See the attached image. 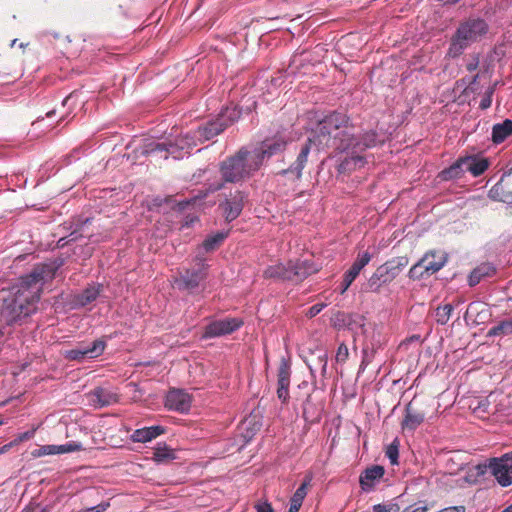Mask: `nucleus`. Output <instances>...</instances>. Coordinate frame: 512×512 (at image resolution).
I'll return each instance as SVG.
<instances>
[{
    "label": "nucleus",
    "mask_w": 512,
    "mask_h": 512,
    "mask_svg": "<svg viewBox=\"0 0 512 512\" xmlns=\"http://www.w3.org/2000/svg\"><path fill=\"white\" fill-rule=\"evenodd\" d=\"M465 173V167L463 162V157H460L457 161H455L448 168L442 170L437 178L440 181H450L455 179H460Z\"/></svg>",
    "instance_id": "25"
},
{
    "label": "nucleus",
    "mask_w": 512,
    "mask_h": 512,
    "mask_svg": "<svg viewBox=\"0 0 512 512\" xmlns=\"http://www.w3.org/2000/svg\"><path fill=\"white\" fill-rule=\"evenodd\" d=\"M241 116V111L235 107H226L219 115V119H223L229 126L237 121Z\"/></svg>",
    "instance_id": "37"
},
{
    "label": "nucleus",
    "mask_w": 512,
    "mask_h": 512,
    "mask_svg": "<svg viewBox=\"0 0 512 512\" xmlns=\"http://www.w3.org/2000/svg\"><path fill=\"white\" fill-rule=\"evenodd\" d=\"M228 126L229 123H226L223 119L217 118L215 120L209 121L203 126L198 127L193 132V135L196 137V142L208 141L222 133Z\"/></svg>",
    "instance_id": "17"
},
{
    "label": "nucleus",
    "mask_w": 512,
    "mask_h": 512,
    "mask_svg": "<svg viewBox=\"0 0 512 512\" xmlns=\"http://www.w3.org/2000/svg\"><path fill=\"white\" fill-rule=\"evenodd\" d=\"M243 325V321L239 318H225L215 320L205 327L204 338H215L223 335L231 334Z\"/></svg>",
    "instance_id": "12"
},
{
    "label": "nucleus",
    "mask_w": 512,
    "mask_h": 512,
    "mask_svg": "<svg viewBox=\"0 0 512 512\" xmlns=\"http://www.w3.org/2000/svg\"><path fill=\"white\" fill-rule=\"evenodd\" d=\"M22 512H41L37 507H27Z\"/></svg>",
    "instance_id": "61"
},
{
    "label": "nucleus",
    "mask_w": 512,
    "mask_h": 512,
    "mask_svg": "<svg viewBox=\"0 0 512 512\" xmlns=\"http://www.w3.org/2000/svg\"><path fill=\"white\" fill-rule=\"evenodd\" d=\"M502 512H512V504L505 508Z\"/></svg>",
    "instance_id": "62"
},
{
    "label": "nucleus",
    "mask_w": 512,
    "mask_h": 512,
    "mask_svg": "<svg viewBox=\"0 0 512 512\" xmlns=\"http://www.w3.org/2000/svg\"><path fill=\"white\" fill-rule=\"evenodd\" d=\"M109 507L108 503H100L96 506L87 508L83 510L82 512H104Z\"/></svg>",
    "instance_id": "46"
},
{
    "label": "nucleus",
    "mask_w": 512,
    "mask_h": 512,
    "mask_svg": "<svg viewBox=\"0 0 512 512\" xmlns=\"http://www.w3.org/2000/svg\"><path fill=\"white\" fill-rule=\"evenodd\" d=\"M311 481H312V476L306 475L303 479L302 484L298 487V489L292 495L290 502H293V503H296V504H299L302 506V503H303L305 497L307 496V490L311 484Z\"/></svg>",
    "instance_id": "36"
},
{
    "label": "nucleus",
    "mask_w": 512,
    "mask_h": 512,
    "mask_svg": "<svg viewBox=\"0 0 512 512\" xmlns=\"http://www.w3.org/2000/svg\"><path fill=\"white\" fill-rule=\"evenodd\" d=\"M347 281H348L347 280V275L344 274L343 282L341 284V286H342L341 287V293H344L349 288V286L353 283V282H349L348 283Z\"/></svg>",
    "instance_id": "54"
},
{
    "label": "nucleus",
    "mask_w": 512,
    "mask_h": 512,
    "mask_svg": "<svg viewBox=\"0 0 512 512\" xmlns=\"http://www.w3.org/2000/svg\"><path fill=\"white\" fill-rule=\"evenodd\" d=\"M257 512H273L271 505L267 502L256 505Z\"/></svg>",
    "instance_id": "48"
},
{
    "label": "nucleus",
    "mask_w": 512,
    "mask_h": 512,
    "mask_svg": "<svg viewBox=\"0 0 512 512\" xmlns=\"http://www.w3.org/2000/svg\"><path fill=\"white\" fill-rule=\"evenodd\" d=\"M197 145L193 133H186L176 137L173 141L156 142L151 141L144 146V154H162L167 159L171 156L175 160L183 159L190 154V151Z\"/></svg>",
    "instance_id": "5"
},
{
    "label": "nucleus",
    "mask_w": 512,
    "mask_h": 512,
    "mask_svg": "<svg viewBox=\"0 0 512 512\" xmlns=\"http://www.w3.org/2000/svg\"><path fill=\"white\" fill-rule=\"evenodd\" d=\"M153 460L158 463L167 462L175 459L174 450L167 446L166 443H158L153 449Z\"/></svg>",
    "instance_id": "33"
},
{
    "label": "nucleus",
    "mask_w": 512,
    "mask_h": 512,
    "mask_svg": "<svg viewBox=\"0 0 512 512\" xmlns=\"http://www.w3.org/2000/svg\"><path fill=\"white\" fill-rule=\"evenodd\" d=\"M490 472L493 475V463L492 458H489L485 462L478 463L469 468L467 472V478L469 482H477L480 478H483L487 472Z\"/></svg>",
    "instance_id": "28"
},
{
    "label": "nucleus",
    "mask_w": 512,
    "mask_h": 512,
    "mask_svg": "<svg viewBox=\"0 0 512 512\" xmlns=\"http://www.w3.org/2000/svg\"><path fill=\"white\" fill-rule=\"evenodd\" d=\"M64 447H65L64 444L63 445H55L56 454H64V453H66Z\"/></svg>",
    "instance_id": "60"
},
{
    "label": "nucleus",
    "mask_w": 512,
    "mask_h": 512,
    "mask_svg": "<svg viewBox=\"0 0 512 512\" xmlns=\"http://www.w3.org/2000/svg\"><path fill=\"white\" fill-rule=\"evenodd\" d=\"M501 201H503V202H512V198L511 199L509 197L501 198Z\"/></svg>",
    "instance_id": "64"
},
{
    "label": "nucleus",
    "mask_w": 512,
    "mask_h": 512,
    "mask_svg": "<svg viewBox=\"0 0 512 512\" xmlns=\"http://www.w3.org/2000/svg\"><path fill=\"white\" fill-rule=\"evenodd\" d=\"M229 230L217 232L214 235L208 236L202 243V248L206 252H212L217 249L222 242L228 237Z\"/></svg>",
    "instance_id": "34"
},
{
    "label": "nucleus",
    "mask_w": 512,
    "mask_h": 512,
    "mask_svg": "<svg viewBox=\"0 0 512 512\" xmlns=\"http://www.w3.org/2000/svg\"><path fill=\"white\" fill-rule=\"evenodd\" d=\"M260 169L249 147L240 148L220 163L221 181L209 185L208 192L224 188L225 183H240L251 178Z\"/></svg>",
    "instance_id": "3"
},
{
    "label": "nucleus",
    "mask_w": 512,
    "mask_h": 512,
    "mask_svg": "<svg viewBox=\"0 0 512 512\" xmlns=\"http://www.w3.org/2000/svg\"><path fill=\"white\" fill-rule=\"evenodd\" d=\"M101 291V285L92 284L85 288L81 293L77 294L74 298L76 305L84 307L97 299Z\"/></svg>",
    "instance_id": "26"
},
{
    "label": "nucleus",
    "mask_w": 512,
    "mask_h": 512,
    "mask_svg": "<svg viewBox=\"0 0 512 512\" xmlns=\"http://www.w3.org/2000/svg\"><path fill=\"white\" fill-rule=\"evenodd\" d=\"M512 135V120L505 119L502 123H497L492 127V141L495 144L504 142Z\"/></svg>",
    "instance_id": "27"
},
{
    "label": "nucleus",
    "mask_w": 512,
    "mask_h": 512,
    "mask_svg": "<svg viewBox=\"0 0 512 512\" xmlns=\"http://www.w3.org/2000/svg\"><path fill=\"white\" fill-rule=\"evenodd\" d=\"M407 256H398L387 260L376 268L366 283V291L380 293L382 288L392 283L408 266Z\"/></svg>",
    "instance_id": "6"
},
{
    "label": "nucleus",
    "mask_w": 512,
    "mask_h": 512,
    "mask_svg": "<svg viewBox=\"0 0 512 512\" xmlns=\"http://www.w3.org/2000/svg\"><path fill=\"white\" fill-rule=\"evenodd\" d=\"M512 333V320L502 321L488 331V336L506 335Z\"/></svg>",
    "instance_id": "39"
},
{
    "label": "nucleus",
    "mask_w": 512,
    "mask_h": 512,
    "mask_svg": "<svg viewBox=\"0 0 512 512\" xmlns=\"http://www.w3.org/2000/svg\"><path fill=\"white\" fill-rule=\"evenodd\" d=\"M289 271L291 272V275L288 277V281L298 284L304 281L307 277L317 273L319 271V267L312 260H289Z\"/></svg>",
    "instance_id": "13"
},
{
    "label": "nucleus",
    "mask_w": 512,
    "mask_h": 512,
    "mask_svg": "<svg viewBox=\"0 0 512 512\" xmlns=\"http://www.w3.org/2000/svg\"><path fill=\"white\" fill-rule=\"evenodd\" d=\"M495 86H496V83L492 86H489L488 89L486 90L484 96H490V98L492 99V96L494 94V91H495Z\"/></svg>",
    "instance_id": "59"
},
{
    "label": "nucleus",
    "mask_w": 512,
    "mask_h": 512,
    "mask_svg": "<svg viewBox=\"0 0 512 512\" xmlns=\"http://www.w3.org/2000/svg\"><path fill=\"white\" fill-rule=\"evenodd\" d=\"M499 187L498 185L494 186L491 190H490V193H496L498 191Z\"/></svg>",
    "instance_id": "63"
},
{
    "label": "nucleus",
    "mask_w": 512,
    "mask_h": 512,
    "mask_svg": "<svg viewBox=\"0 0 512 512\" xmlns=\"http://www.w3.org/2000/svg\"><path fill=\"white\" fill-rule=\"evenodd\" d=\"M162 433H164L162 426L144 427L136 429L131 435V440L133 442L145 443L155 439Z\"/></svg>",
    "instance_id": "24"
},
{
    "label": "nucleus",
    "mask_w": 512,
    "mask_h": 512,
    "mask_svg": "<svg viewBox=\"0 0 512 512\" xmlns=\"http://www.w3.org/2000/svg\"><path fill=\"white\" fill-rule=\"evenodd\" d=\"M41 454L43 455H55L56 449L55 445H45L41 448Z\"/></svg>",
    "instance_id": "49"
},
{
    "label": "nucleus",
    "mask_w": 512,
    "mask_h": 512,
    "mask_svg": "<svg viewBox=\"0 0 512 512\" xmlns=\"http://www.w3.org/2000/svg\"><path fill=\"white\" fill-rule=\"evenodd\" d=\"M309 153H310V140L301 147V150H300L295 162L288 169L282 170L281 174H283V175L293 174L295 176V178L297 180H299L302 176V171H303L304 167L306 166Z\"/></svg>",
    "instance_id": "20"
},
{
    "label": "nucleus",
    "mask_w": 512,
    "mask_h": 512,
    "mask_svg": "<svg viewBox=\"0 0 512 512\" xmlns=\"http://www.w3.org/2000/svg\"><path fill=\"white\" fill-rule=\"evenodd\" d=\"M90 397L94 405L98 407L109 406L116 401L115 394L107 391L104 388L97 387L90 392Z\"/></svg>",
    "instance_id": "30"
},
{
    "label": "nucleus",
    "mask_w": 512,
    "mask_h": 512,
    "mask_svg": "<svg viewBox=\"0 0 512 512\" xmlns=\"http://www.w3.org/2000/svg\"><path fill=\"white\" fill-rule=\"evenodd\" d=\"M447 262V256L443 252L429 251L421 258V263L424 265V271L427 275H433L441 270Z\"/></svg>",
    "instance_id": "19"
},
{
    "label": "nucleus",
    "mask_w": 512,
    "mask_h": 512,
    "mask_svg": "<svg viewBox=\"0 0 512 512\" xmlns=\"http://www.w3.org/2000/svg\"><path fill=\"white\" fill-rule=\"evenodd\" d=\"M324 307H325V304L317 303V304H315V305L311 306V307L308 309V311H307L306 315H307L308 317H310V318H313V317H315L316 315H318V314L322 311V309H323Z\"/></svg>",
    "instance_id": "45"
},
{
    "label": "nucleus",
    "mask_w": 512,
    "mask_h": 512,
    "mask_svg": "<svg viewBox=\"0 0 512 512\" xmlns=\"http://www.w3.org/2000/svg\"><path fill=\"white\" fill-rule=\"evenodd\" d=\"M408 276L413 280H418L428 276L426 271H424V265L421 263V259L410 268Z\"/></svg>",
    "instance_id": "42"
},
{
    "label": "nucleus",
    "mask_w": 512,
    "mask_h": 512,
    "mask_svg": "<svg viewBox=\"0 0 512 512\" xmlns=\"http://www.w3.org/2000/svg\"><path fill=\"white\" fill-rule=\"evenodd\" d=\"M492 104V99L490 96H483L480 101L479 107L483 110L488 109Z\"/></svg>",
    "instance_id": "50"
},
{
    "label": "nucleus",
    "mask_w": 512,
    "mask_h": 512,
    "mask_svg": "<svg viewBox=\"0 0 512 512\" xmlns=\"http://www.w3.org/2000/svg\"><path fill=\"white\" fill-rule=\"evenodd\" d=\"M223 199L219 201V209L226 222L230 223L237 219L248 201V194L245 191L235 189L228 194H222Z\"/></svg>",
    "instance_id": "7"
},
{
    "label": "nucleus",
    "mask_w": 512,
    "mask_h": 512,
    "mask_svg": "<svg viewBox=\"0 0 512 512\" xmlns=\"http://www.w3.org/2000/svg\"><path fill=\"white\" fill-rule=\"evenodd\" d=\"M489 31L487 21L480 17H469L462 21L451 38L447 52L449 57L461 55L471 44L481 41Z\"/></svg>",
    "instance_id": "4"
},
{
    "label": "nucleus",
    "mask_w": 512,
    "mask_h": 512,
    "mask_svg": "<svg viewBox=\"0 0 512 512\" xmlns=\"http://www.w3.org/2000/svg\"><path fill=\"white\" fill-rule=\"evenodd\" d=\"M496 272L495 268L488 263H483L476 267L469 275V285H477L483 278L490 277Z\"/></svg>",
    "instance_id": "31"
},
{
    "label": "nucleus",
    "mask_w": 512,
    "mask_h": 512,
    "mask_svg": "<svg viewBox=\"0 0 512 512\" xmlns=\"http://www.w3.org/2000/svg\"><path fill=\"white\" fill-rule=\"evenodd\" d=\"M300 508H301V505L290 502V507H289L288 512H299Z\"/></svg>",
    "instance_id": "56"
},
{
    "label": "nucleus",
    "mask_w": 512,
    "mask_h": 512,
    "mask_svg": "<svg viewBox=\"0 0 512 512\" xmlns=\"http://www.w3.org/2000/svg\"><path fill=\"white\" fill-rule=\"evenodd\" d=\"M194 261L195 267L192 269H185L183 273H181L180 278L175 281L179 289H196L206 278L207 265L205 263V259L203 257L196 256Z\"/></svg>",
    "instance_id": "8"
},
{
    "label": "nucleus",
    "mask_w": 512,
    "mask_h": 512,
    "mask_svg": "<svg viewBox=\"0 0 512 512\" xmlns=\"http://www.w3.org/2000/svg\"><path fill=\"white\" fill-rule=\"evenodd\" d=\"M478 77H479L478 75H475L473 77L472 81H470V83H469L467 88L470 89L471 91H475L476 90L475 84H476V81H477Z\"/></svg>",
    "instance_id": "57"
},
{
    "label": "nucleus",
    "mask_w": 512,
    "mask_h": 512,
    "mask_svg": "<svg viewBox=\"0 0 512 512\" xmlns=\"http://www.w3.org/2000/svg\"><path fill=\"white\" fill-rule=\"evenodd\" d=\"M347 281H348L347 280V275L344 274L343 282L341 284V286H342L341 287V293H344L349 288V286L353 283V282H349L348 283Z\"/></svg>",
    "instance_id": "55"
},
{
    "label": "nucleus",
    "mask_w": 512,
    "mask_h": 512,
    "mask_svg": "<svg viewBox=\"0 0 512 512\" xmlns=\"http://www.w3.org/2000/svg\"><path fill=\"white\" fill-rule=\"evenodd\" d=\"M507 45L500 44L495 46L486 57V64L500 63L506 60Z\"/></svg>",
    "instance_id": "35"
},
{
    "label": "nucleus",
    "mask_w": 512,
    "mask_h": 512,
    "mask_svg": "<svg viewBox=\"0 0 512 512\" xmlns=\"http://www.w3.org/2000/svg\"><path fill=\"white\" fill-rule=\"evenodd\" d=\"M385 469L380 465H373L366 468L359 477L361 489L365 492L371 491L383 478Z\"/></svg>",
    "instance_id": "18"
},
{
    "label": "nucleus",
    "mask_w": 512,
    "mask_h": 512,
    "mask_svg": "<svg viewBox=\"0 0 512 512\" xmlns=\"http://www.w3.org/2000/svg\"><path fill=\"white\" fill-rule=\"evenodd\" d=\"M53 36H54V38H55V39H59V40H60V45H61L62 47H65V48H66V44H69V43L71 42V40H70L69 36H66V37L61 38V39H60L59 35H58V34H56V33H55Z\"/></svg>",
    "instance_id": "52"
},
{
    "label": "nucleus",
    "mask_w": 512,
    "mask_h": 512,
    "mask_svg": "<svg viewBox=\"0 0 512 512\" xmlns=\"http://www.w3.org/2000/svg\"><path fill=\"white\" fill-rule=\"evenodd\" d=\"M291 376L290 362L285 358H282L278 367L277 374V397L278 399L286 404L289 401V385Z\"/></svg>",
    "instance_id": "15"
},
{
    "label": "nucleus",
    "mask_w": 512,
    "mask_h": 512,
    "mask_svg": "<svg viewBox=\"0 0 512 512\" xmlns=\"http://www.w3.org/2000/svg\"><path fill=\"white\" fill-rule=\"evenodd\" d=\"M425 419V414L414 409L412 403H408L405 408V417L402 421L403 430L414 431Z\"/></svg>",
    "instance_id": "21"
},
{
    "label": "nucleus",
    "mask_w": 512,
    "mask_h": 512,
    "mask_svg": "<svg viewBox=\"0 0 512 512\" xmlns=\"http://www.w3.org/2000/svg\"><path fill=\"white\" fill-rule=\"evenodd\" d=\"M348 356H349L348 347L344 343L340 344L337 349V353H336V361L343 363L348 359Z\"/></svg>",
    "instance_id": "44"
},
{
    "label": "nucleus",
    "mask_w": 512,
    "mask_h": 512,
    "mask_svg": "<svg viewBox=\"0 0 512 512\" xmlns=\"http://www.w3.org/2000/svg\"><path fill=\"white\" fill-rule=\"evenodd\" d=\"M315 138L319 145L332 147L347 155L338 165L339 173H350L364 167L366 158L362 153L380 143L376 131L356 133L349 117L340 112H333L319 121Z\"/></svg>",
    "instance_id": "1"
},
{
    "label": "nucleus",
    "mask_w": 512,
    "mask_h": 512,
    "mask_svg": "<svg viewBox=\"0 0 512 512\" xmlns=\"http://www.w3.org/2000/svg\"><path fill=\"white\" fill-rule=\"evenodd\" d=\"M452 311H453V306L451 304H445L443 306L438 307L436 309L437 323H439L441 325L446 324L451 317Z\"/></svg>",
    "instance_id": "38"
},
{
    "label": "nucleus",
    "mask_w": 512,
    "mask_h": 512,
    "mask_svg": "<svg viewBox=\"0 0 512 512\" xmlns=\"http://www.w3.org/2000/svg\"><path fill=\"white\" fill-rule=\"evenodd\" d=\"M495 86H496V83L492 86H489L488 89L486 90L484 96H490V98L492 99V96L494 94V91H495Z\"/></svg>",
    "instance_id": "58"
},
{
    "label": "nucleus",
    "mask_w": 512,
    "mask_h": 512,
    "mask_svg": "<svg viewBox=\"0 0 512 512\" xmlns=\"http://www.w3.org/2000/svg\"><path fill=\"white\" fill-rule=\"evenodd\" d=\"M372 254L368 251L358 253L352 266L345 272L347 275V282H353L360 274L361 270L371 261Z\"/></svg>",
    "instance_id": "23"
},
{
    "label": "nucleus",
    "mask_w": 512,
    "mask_h": 512,
    "mask_svg": "<svg viewBox=\"0 0 512 512\" xmlns=\"http://www.w3.org/2000/svg\"><path fill=\"white\" fill-rule=\"evenodd\" d=\"M327 60V51L324 45L318 44L311 50H297L289 64H322Z\"/></svg>",
    "instance_id": "14"
},
{
    "label": "nucleus",
    "mask_w": 512,
    "mask_h": 512,
    "mask_svg": "<svg viewBox=\"0 0 512 512\" xmlns=\"http://www.w3.org/2000/svg\"><path fill=\"white\" fill-rule=\"evenodd\" d=\"M385 454L392 465L398 464V458H399V441H398V439H394V441L387 447Z\"/></svg>",
    "instance_id": "41"
},
{
    "label": "nucleus",
    "mask_w": 512,
    "mask_h": 512,
    "mask_svg": "<svg viewBox=\"0 0 512 512\" xmlns=\"http://www.w3.org/2000/svg\"><path fill=\"white\" fill-rule=\"evenodd\" d=\"M327 360L328 356L326 351L320 349L317 355L312 354L311 358L306 360V364L312 375H314L317 369H320L322 374H325L327 370Z\"/></svg>",
    "instance_id": "32"
},
{
    "label": "nucleus",
    "mask_w": 512,
    "mask_h": 512,
    "mask_svg": "<svg viewBox=\"0 0 512 512\" xmlns=\"http://www.w3.org/2000/svg\"><path fill=\"white\" fill-rule=\"evenodd\" d=\"M105 348L106 342L103 339H96L90 345H81L66 351L65 358L70 361L82 362L85 359H94L101 356Z\"/></svg>",
    "instance_id": "10"
},
{
    "label": "nucleus",
    "mask_w": 512,
    "mask_h": 512,
    "mask_svg": "<svg viewBox=\"0 0 512 512\" xmlns=\"http://www.w3.org/2000/svg\"><path fill=\"white\" fill-rule=\"evenodd\" d=\"M463 162L465 171H469L474 177L482 175L489 167L488 159H478L472 155L463 157Z\"/></svg>",
    "instance_id": "22"
},
{
    "label": "nucleus",
    "mask_w": 512,
    "mask_h": 512,
    "mask_svg": "<svg viewBox=\"0 0 512 512\" xmlns=\"http://www.w3.org/2000/svg\"><path fill=\"white\" fill-rule=\"evenodd\" d=\"M493 476L501 487L512 485V452L493 457Z\"/></svg>",
    "instance_id": "11"
},
{
    "label": "nucleus",
    "mask_w": 512,
    "mask_h": 512,
    "mask_svg": "<svg viewBox=\"0 0 512 512\" xmlns=\"http://www.w3.org/2000/svg\"><path fill=\"white\" fill-rule=\"evenodd\" d=\"M286 146L287 141L283 137L277 136L265 139L258 146L250 148V150L261 168L265 160L282 153Z\"/></svg>",
    "instance_id": "9"
},
{
    "label": "nucleus",
    "mask_w": 512,
    "mask_h": 512,
    "mask_svg": "<svg viewBox=\"0 0 512 512\" xmlns=\"http://www.w3.org/2000/svg\"><path fill=\"white\" fill-rule=\"evenodd\" d=\"M376 349L373 346H365L362 349V360L360 364V371H364L366 367L373 361Z\"/></svg>",
    "instance_id": "40"
},
{
    "label": "nucleus",
    "mask_w": 512,
    "mask_h": 512,
    "mask_svg": "<svg viewBox=\"0 0 512 512\" xmlns=\"http://www.w3.org/2000/svg\"><path fill=\"white\" fill-rule=\"evenodd\" d=\"M264 277L280 281H288L291 272L289 271V261L286 264L278 263L268 266L264 271Z\"/></svg>",
    "instance_id": "29"
},
{
    "label": "nucleus",
    "mask_w": 512,
    "mask_h": 512,
    "mask_svg": "<svg viewBox=\"0 0 512 512\" xmlns=\"http://www.w3.org/2000/svg\"><path fill=\"white\" fill-rule=\"evenodd\" d=\"M66 453L82 450V445L76 442L64 444Z\"/></svg>",
    "instance_id": "47"
},
{
    "label": "nucleus",
    "mask_w": 512,
    "mask_h": 512,
    "mask_svg": "<svg viewBox=\"0 0 512 512\" xmlns=\"http://www.w3.org/2000/svg\"><path fill=\"white\" fill-rule=\"evenodd\" d=\"M428 510V505L423 501H419L405 507L402 512H428Z\"/></svg>",
    "instance_id": "43"
},
{
    "label": "nucleus",
    "mask_w": 512,
    "mask_h": 512,
    "mask_svg": "<svg viewBox=\"0 0 512 512\" xmlns=\"http://www.w3.org/2000/svg\"><path fill=\"white\" fill-rule=\"evenodd\" d=\"M310 400H311V396L309 395L306 399V401L304 402V405H303V417L306 419V420H309L310 419V412H309V404H310Z\"/></svg>",
    "instance_id": "51"
},
{
    "label": "nucleus",
    "mask_w": 512,
    "mask_h": 512,
    "mask_svg": "<svg viewBox=\"0 0 512 512\" xmlns=\"http://www.w3.org/2000/svg\"><path fill=\"white\" fill-rule=\"evenodd\" d=\"M373 512H390V510L385 505L377 504L373 506Z\"/></svg>",
    "instance_id": "53"
},
{
    "label": "nucleus",
    "mask_w": 512,
    "mask_h": 512,
    "mask_svg": "<svg viewBox=\"0 0 512 512\" xmlns=\"http://www.w3.org/2000/svg\"><path fill=\"white\" fill-rule=\"evenodd\" d=\"M53 264H38L32 271L21 276L12 287V294L4 299L1 316L9 326L21 324L37 310V304L45 283L54 279Z\"/></svg>",
    "instance_id": "2"
},
{
    "label": "nucleus",
    "mask_w": 512,
    "mask_h": 512,
    "mask_svg": "<svg viewBox=\"0 0 512 512\" xmlns=\"http://www.w3.org/2000/svg\"><path fill=\"white\" fill-rule=\"evenodd\" d=\"M191 396L181 389H172L168 392L165 407L180 413L188 412L191 407Z\"/></svg>",
    "instance_id": "16"
}]
</instances>
